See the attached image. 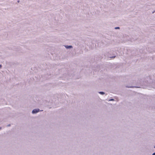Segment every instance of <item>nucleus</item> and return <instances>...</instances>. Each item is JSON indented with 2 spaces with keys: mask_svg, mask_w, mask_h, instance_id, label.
Returning <instances> with one entry per match:
<instances>
[{
  "mask_svg": "<svg viewBox=\"0 0 155 155\" xmlns=\"http://www.w3.org/2000/svg\"><path fill=\"white\" fill-rule=\"evenodd\" d=\"M115 57V56H112L111 57H110L111 58H114Z\"/></svg>",
  "mask_w": 155,
  "mask_h": 155,
  "instance_id": "obj_8",
  "label": "nucleus"
},
{
  "mask_svg": "<svg viewBox=\"0 0 155 155\" xmlns=\"http://www.w3.org/2000/svg\"><path fill=\"white\" fill-rule=\"evenodd\" d=\"M2 67V65L1 64H0V69Z\"/></svg>",
  "mask_w": 155,
  "mask_h": 155,
  "instance_id": "obj_7",
  "label": "nucleus"
},
{
  "mask_svg": "<svg viewBox=\"0 0 155 155\" xmlns=\"http://www.w3.org/2000/svg\"><path fill=\"white\" fill-rule=\"evenodd\" d=\"M2 128L1 127H0V130H1L2 129Z\"/></svg>",
  "mask_w": 155,
  "mask_h": 155,
  "instance_id": "obj_10",
  "label": "nucleus"
},
{
  "mask_svg": "<svg viewBox=\"0 0 155 155\" xmlns=\"http://www.w3.org/2000/svg\"><path fill=\"white\" fill-rule=\"evenodd\" d=\"M64 47L67 49H69V48H73V47L71 45H70V46L65 45Z\"/></svg>",
  "mask_w": 155,
  "mask_h": 155,
  "instance_id": "obj_2",
  "label": "nucleus"
},
{
  "mask_svg": "<svg viewBox=\"0 0 155 155\" xmlns=\"http://www.w3.org/2000/svg\"><path fill=\"white\" fill-rule=\"evenodd\" d=\"M99 93L101 95H104L105 94L104 92L102 91L99 92Z\"/></svg>",
  "mask_w": 155,
  "mask_h": 155,
  "instance_id": "obj_3",
  "label": "nucleus"
},
{
  "mask_svg": "<svg viewBox=\"0 0 155 155\" xmlns=\"http://www.w3.org/2000/svg\"><path fill=\"white\" fill-rule=\"evenodd\" d=\"M120 28L119 27H116L115 28V29H119Z\"/></svg>",
  "mask_w": 155,
  "mask_h": 155,
  "instance_id": "obj_5",
  "label": "nucleus"
},
{
  "mask_svg": "<svg viewBox=\"0 0 155 155\" xmlns=\"http://www.w3.org/2000/svg\"><path fill=\"white\" fill-rule=\"evenodd\" d=\"M43 111V110H40V109L38 108L35 109H33L32 110V113L33 114H36L37 113H38V112H39L40 111Z\"/></svg>",
  "mask_w": 155,
  "mask_h": 155,
  "instance_id": "obj_1",
  "label": "nucleus"
},
{
  "mask_svg": "<svg viewBox=\"0 0 155 155\" xmlns=\"http://www.w3.org/2000/svg\"><path fill=\"white\" fill-rule=\"evenodd\" d=\"M152 155H155V152L153 153Z\"/></svg>",
  "mask_w": 155,
  "mask_h": 155,
  "instance_id": "obj_9",
  "label": "nucleus"
},
{
  "mask_svg": "<svg viewBox=\"0 0 155 155\" xmlns=\"http://www.w3.org/2000/svg\"><path fill=\"white\" fill-rule=\"evenodd\" d=\"M154 12H153V13H154Z\"/></svg>",
  "mask_w": 155,
  "mask_h": 155,
  "instance_id": "obj_11",
  "label": "nucleus"
},
{
  "mask_svg": "<svg viewBox=\"0 0 155 155\" xmlns=\"http://www.w3.org/2000/svg\"><path fill=\"white\" fill-rule=\"evenodd\" d=\"M154 148H155V146H154Z\"/></svg>",
  "mask_w": 155,
  "mask_h": 155,
  "instance_id": "obj_12",
  "label": "nucleus"
},
{
  "mask_svg": "<svg viewBox=\"0 0 155 155\" xmlns=\"http://www.w3.org/2000/svg\"><path fill=\"white\" fill-rule=\"evenodd\" d=\"M114 101V99H110L109 100V101Z\"/></svg>",
  "mask_w": 155,
  "mask_h": 155,
  "instance_id": "obj_4",
  "label": "nucleus"
},
{
  "mask_svg": "<svg viewBox=\"0 0 155 155\" xmlns=\"http://www.w3.org/2000/svg\"><path fill=\"white\" fill-rule=\"evenodd\" d=\"M10 126H11V125L10 124H9L7 125V127H10Z\"/></svg>",
  "mask_w": 155,
  "mask_h": 155,
  "instance_id": "obj_6",
  "label": "nucleus"
}]
</instances>
